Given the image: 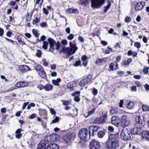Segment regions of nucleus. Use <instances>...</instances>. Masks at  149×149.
Segmentation results:
<instances>
[{"mask_svg": "<svg viewBox=\"0 0 149 149\" xmlns=\"http://www.w3.org/2000/svg\"><path fill=\"white\" fill-rule=\"evenodd\" d=\"M46 149H58V147L56 144L51 143L47 146Z\"/></svg>", "mask_w": 149, "mask_h": 149, "instance_id": "obj_21", "label": "nucleus"}, {"mask_svg": "<svg viewBox=\"0 0 149 149\" xmlns=\"http://www.w3.org/2000/svg\"><path fill=\"white\" fill-rule=\"evenodd\" d=\"M16 86L18 88L23 87L27 85V83L25 82H19L15 84Z\"/></svg>", "mask_w": 149, "mask_h": 149, "instance_id": "obj_20", "label": "nucleus"}, {"mask_svg": "<svg viewBox=\"0 0 149 149\" xmlns=\"http://www.w3.org/2000/svg\"><path fill=\"white\" fill-rule=\"evenodd\" d=\"M61 43L64 45H67L68 44V41L66 40H63L61 41Z\"/></svg>", "mask_w": 149, "mask_h": 149, "instance_id": "obj_59", "label": "nucleus"}, {"mask_svg": "<svg viewBox=\"0 0 149 149\" xmlns=\"http://www.w3.org/2000/svg\"><path fill=\"white\" fill-rule=\"evenodd\" d=\"M89 0H80V3L86 6L88 3Z\"/></svg>", "mask_w": 149, "mask_h": 149, "instance_id": "obj_41", "label": "nucleus"}, {"mask_svg": "<svg viewBox=\"0 0 149 149\" xmlns=\"http://www.w3.org/2000/svg\"><path fill=\"white\" fill-rule=\"evenodd\" d=\"M132 59L131 58H128L127 61L124 62L123 65L125 66H126L127 65H129L132 61Z\"/></svg>", "mask_w": 149, "mask_h": 149, "instance_id": "obj_40", "label": "nucleus"}, {"mask_svg": "<svg viewBox=\"0 0 149 149\" xmlns=\"http://www.w3.org/2000/svg\"><path fill=\"white\" fill-rule=\"evenodd\" d=\"M99 129L100 127L97 125L90 126L89 127L90 135H91L92 134V136H94Z\"/></svg>", "mask_w": 149, "mask_h": 149, "instance_id": "obj_11", "label": "nucleus"}, {"mask_svg": "<svg viewBox=\"0 0 149 149\" xmlns=\"http://www.w3.org/2000/svg\"><path fill=\"white\" fill-rule=\"evenodd\" d=\"M76 83L74 82H72L68 83L67 84V87L70 90H73L74 86Z\"/></svg>", "mask_w": 149, "mask_h": 149, "instance_id": "obj_26", "label": "nucleus"}, {"mask_svg": "<svg viewBox=\"0 0 149 149\" xmlns=\"http://www.w3.org/2000/svg\"><path fill=\"white\" fill-rule=\"evenodd\" d=\"M53 86L52 85L48 84H46L44 86L43 89L47 91L52 90V89Z\"/></svg>", "mask_w": 149, "mask_h": 149, "instance_id": "obj_25", "label": "nucleus"}, {"mask_svg": "<svg viewBox=\"0 0 149 149\" xmlns=\"http://www.w3.org/2000/svg\"><path fill=\"white\" fill-rule=\"evenodd\" d=\"M105 0H91V6L93 8L100 7L105 3Z\"/></svg>", "mask_w": 149, "mask_h": 149, "instance_id": "obj_6", "label": "nucleus"}, {"mask_svg": "<svg viewBox=\"0 0 149 149\" xmlns=\"http://www.w3.org/2000/svg\"><path fill=\"white\" fill-rule=\"evenodd\" d=\"M134 106V104L133 102H131L128 103L127 104V107L129 109H133Z\"/></svg>", "mask_w": 149, "mask_h": 149, "instance_id": "obj_31", "label": "nucleus"}, {"mask_svg": "<svg viewBox=\"0 0 149 149\" xmlns=\"http://www.w3.org/2000/svg\"><path fill=\"white\" fill-rule=\"evenodd\" d=\"M81 63V61L80 60L77 61L74 64V65L75 66H78Z\"/></svg>", "mask_w": 149, "mask_h": 149, "instance_id": "obj_58", "label": "nucleus"}, {"mask_svg": "<svg viewBox=\"0 0 149 149\" xmlns=\"http://www.w3.org/2000/svg\"><path fill=\"white\" fill-rule=\"evenodd\" d=\"M145 88L146 91H149V85L148 84H146L145 85Z\"/></svg>", "mask_w": 149, "mask_h": 149, "instance_id": "obj_64", "label": "nucleus"}, {"mask_svg": "<svg viewBox=\"0 0 149 149\" xmlns=\"http://www.w3.org/2000/svg\"><path fill=\"white\" fill-rule=\"evenodd\" d=\"M59 120V118L58 117H56L53 120L52 123H55L57 122Z\"/></svg>", "mask_w": 149, "mask_h": 149, "instance_id": "obj_55", "label": "nucleus"}, {"mask_svg": "<svg viewBox=\"0 0 149 149\" xmlns=\"http://www.w3.org/2000/svg\"><path fill=\"white\" fill-rule=\"evenodd\" d=\"M74 37V35L72 34H71L67 37V39L70 40H72Z\"/></svg>", "mask_w": 149, "mask_h": 149, "instance_id": "obj_48", "label": "nucleus"}, {"mask_svg": "<svg viewBox=\"0 0 149 149\" xmlns=\"http://www.w3.org/2000/svg\"><path fill=\"white\" fill-rule=\"evenodd\" d=\"M61 81V79L60 78H57L56 79L53 80H52V83L54 85L56 86H58L59 85V83Z\"/></svg>", "mask_w": 149, "mask_h": 149, "instance_id": "obj_30", "label": "nucleus"}, {"mask_svg": "<svg viewBox=\"0 0 149 149\" xmlns=\"http://www.w3.org/2000/svg\"><path fill=\"white\" fill-rule=\"evenodd\" d=\"M119 142L117 140L107 141L106 143V148L108 149H116L119 146Z\"/></svg>", "mask_w": 149, "mask_h": 149, "instance_id": "obj_5", "label": "nucleus"}, {"mask_svg": "<svg viewBox=\"0 0 149 149\" xmlns=\"http://www.w3.org/2000/svg\"><path fill=\"white\" fill-rule=\"evenodd\" d=\"M90 146V149H100V145L99 142L93 140L91 142Z\"/></svg>", "mask_w": 149, "mask_h": 149, "instance_id": "obj_12", "label": "nucleus"}, {"mask_svg": "<svg viewBox=\"0 0 149 149\" xmlns=\"http://www.w3.org/2000/svg\"><path fill=\"white\" fill-rule=\"evenodd\" d=\"M131 134H132V139L133 138V136L134 134H142V130L141 127H135L134 128L132 129H130Z\"/></svg>", "mask_w": 149, "mask_h": 149, "instance_id": "obj_9", "label": "nucleus"}, {"mask_svg": "<svg viewBox=\"0 0 149 149\" xmlns=\"http://www.w3.org/2000/svg\"><path fill=\"white\" fill-rule=\"evenodd\" d=\"M47 40L49 43V51L52 52V51L54 49V46H55L56 42L52 38H49Z\"/></svg>", "mask_w": 149, "mask_h": 149, "instance_id": "obj_14", "label": "nucleus"}, {"mask_svg": "<svg viewBox=\"0 0 149 149\" xmlns=\"http://www.w3.org/2000/svg\"><path fill=\"white\" fill-rule=\"evenodd\" d=\"M42 52L40 50L38 49L37 50L36 55V56L40 58L42 56Z\"/></svg>", "mask_w": 149, "mask_h": 149, "instance_id": "obj_37", "label": "nucleus"}, {"mask_svg": "<svg viewBox=\"0 0 149 149\" xmlns=\"http://www.w3.org/2000/svg\"><path fill=\"white\" fill-rule=\"evenodd\" d=\"M92 78V75H89L86 78L81 81L79 83V86L82 87L85 86L91 81Z\"/></svg>", "mask_w": 149, "mask_h": 149, "instance_id": "obj_8", "label": "nucleus"}, {"mask_svg": "<svg viewBox=\"0 0 149 149\" xmlns=\"http://www.w3.org/2000/svg\"><path fill=\"white\" fill-rule=\"evenodd\" d=\"M145 4V2H141L137 3L135 6V8L136 10H141Z\"/></svg>", "mask_w": 149, "mask_h": 149, "instance_id": "obj_16", "label": "nucleus"}, {"mask_svg": "<svg viewBox=\"0 0 149 149\" xmlns=\"http://www.w3.org/2000/svg\"><path fill=\"white\" fill-rule=\"evenodd\" d=\"M32 32L33 34L36 37H37L38 36V33L35 29H33L32 30Z\"/></svg>", "mask_w": 149, "mask_h": 149, "instance_id": "obj_44", "label": "nucleus"}, {"mask_svg": "<svg viewBox=\"0 0 149 149\" xmlns=\"http://www.w3.org/2000/svg\"><path fill=\"white\" fill-rule=\"evenodd\" d=\"M91 136L88 130L86 128H82L79 132V138L85 141L89 139Z\"/></svg>", "mask_w": 149, "mask_h": 149, "instance_id": "obj_3", "label": "nucleus"}, {"mask_svg": "<svg viewBox=\"0 0 149 149\" xmlns=\"http://www.w3.org/2000/svg\"><path fill=\"white\" fill-rule=\"evenodd\" d=\"M76 135L74 133H68L64 136V139L65 142L69 143L70 142L72 139L75 137Z\"/></svg>", "mask_w": 149, "mask_h": 149, "instance_id": "obj_10", "label": "nucleus"}, {"mask_svg": "<svg viewBox=\"0 0 149 149\" xmlns=\"http://www.w3.org/2000/svg\"><path fill=\"white\" fill-rule=\"evenodd\" d=\"M36 70L38 72V73H39L40 71H42L43 70V68L40 65H38L36 68Z\"/></svg>", "mask_w": 149, "mask_h": 149, "instance_id": "obj_38", "label": "nucleus"}, {"mask_svg": "<svg viewBox=\"0 0 149 149\" xmlns=\"http://www.w3.org/2000/svg\"><path fill=\"white\" fill-rule=\"evenodd\" d=\"M69 45L70 48L64 47L62 49V52L68 56L74 54L78 49V47L77 46L76 40L70 42Z\"/></svg>", "mask_w": 149, "mask_h": 149, "instance_id": "obj_1", "label": "nucleus"}, {"mask_svg": "<svg viewBox=\"0 0 149 149\" xmlns=\"http://www.w3.org/2000/svg\"><path fill=\"white\" fill-rule=\"evenodd\" d=\"M71 102V100H67V101H64L63 102V104L65 106H67L69 105L70 104Z\"/></svg>", "mask_w": 149, "mask_h": 149, "instance_id": "obj_49", "label": "nucleus"}, {"mask_svg": "<svg viewBox=\"0 0 149 149\" xmlns=\"http://www.w3.org/2000/svg\"><path fill=\"white\" fill-rule=\"evenodd\" d=\"M77 11L78 10L77 9H73L72 8H70L68 9L67 10V12L70 13H75L77 12Z\"/></svg>", "mask_w": 149, "mask_h": 149, "instance_id": "obj_35", "label": "nucleus"}, {"mask_svg": "<svg viewBox=\"0 0 149 149\" xmlns=\"http://www.w3.org/2000/svg\"><path fill=\"white\" fill-rule=\"evenodd\" d=\"M107 117V115L105 114L99 118H97L95 121V122L97 124H100L105 122Z\"/></svg>", "mask_w": 149, "mask_h": 149, "instance_id": "obj_15", "label": "nucleus"}, {"mask_svg": "<svg viewBox=\"0 0 149 149\" xmlns=\"http://www.w3.org/2000/svg\"><path fill=\"white\" fill-rule=\"evenodd\" d=\"M40 19L38 18L37 17H35V19L32 20V24L33 25H35L38 23L40 21Z\"/></svg>", "mask_w": 149, "mask_h": 149, "instance_id": "obj_36", "label": "nucleus"}, {"mask_svg": "<svg viewBox=\"0 0 149 149\" xmlns=\"http://www.w3.org/2000/svg\"><path fill=\"white\" fill-rule=\"evenodd\" d=\"M131 20V19L130 17H127L125 19V22L127 23L130 22Z\"/></svg>", "mask_w": 149, "mask_h": 149, "instance_id": "obj_57", "label": "nucleus"}, {"mask_svg": "<svg viewBox=\"0 0 149 149\" xmlns=\"http://www.w3.org/2000/svg\"><path fill=\"white\" fill-rule=\"evenodd\" d=\"M95 111V109L94 108L93 109L89 111L88 113V115L86 117H88L91 115L93 114L94 113Z\"/></svg>", "mask_w": 149, "mask_h": 149, "instance_id": "obj_45", "label": "nucleus"}, {"mask_svg": "<svg viewBox=\"0 0 149 149\" xmlns=\"http://www.w3.org/2000/svg\"><path fill=\"white\" fill-rule=\"evenodd\" d=\"M105 134V132L103 131H99L98 132L97 135L98 137L102 138Z\"/></svg>", "mask_w": 149, "mask_h": 149, "instance_id": "obj_32", "label": "nucleus"}, {"mask_svg": "<svg viewBox=\"0 0 149 149\" xmlns=\"http://www.w3.org/2000/svg\"><path fill=\"white\" fill-rule=\"evenodd\" d=\"M121 56H118L116 59V62H120L121 59Z\"/></svg>", "mask_w": 149, "mask_h": 149, "instance_id": "obj_62", "label": "nucleus"}, {"mask_svg": "<svg viewBox=\"0 0 149 149\" xmlns=\"http://www.w3.org/2000/svg\"><path fill=\"white\" fill-rule=\"evenodd\" d=\"M46 145L44 143H40L38 145L37 149H45Z\"/></svg>", "mask_w": 149, "mask_h": 149, "instance_id": "obj_33", "label": "nucleus"}, {"mask_svg": "<svg viewBox=\"0 0 149 149\" xmlns=\"http://www.w3.org/2000/svg\"><path fill=\"white\" fill-rule=\"evenodd\" d=\"M74 100L75 102H78L80 101V99L79 96L76 95L74 97Z\"/></svg>", "mask_w": 149, "mask_h": 149, "instance_id": "obj_54", "label": "nucleus"}, {"mask_svg": "<svg viewBox=\"0 0 149 149\" xmlns=\"http://www.w3.org/2000/svg\"><path fill=\"white\" fill-rule=\"evenodd\" d=\"M118 108L114 107H112L110 111V113L112 114H116L118 113Z\"/></svg>", "mask_w": 149, "mask_h": 149, "instance_id": "obj_27", "label": "nucleus"}, {"mask_svg": "<svg viewBox=\"0 0 149 149\" xmlns=\"http://www.w3.org/2000/svg\"><path fill=\"white\" fill-rule=\"evenodd\" d=\"M19 68L20 71L22 72H26L31 70L29 66L25 65L20 66L19 67Z\"/></svg>", "mask_w": 149, "mask_h": 149, "instance_id": "obj_17", "label": "nucleus"}, {"mask_svg": "<svg viewBox=\"0 0 149 149\" xmlns=\"http://www.w3.org/2000/svg\"><path fill=\"white\" fill-rule=\"evenodd\" d=\"M40 25L42 28L47 27V23L44 22H42L40 24Z\"/></svg>", "mask_w": 149, "mask_h": 149, "instance_id": "obj_43", "label": "nucleus"}, {"mask_svg": "<svg viewBox=\"0 0 149 149\" xmlns=\"http://www.w3.org/2000/svg\"><path fill=\"white\" fill-rule=\"evenodd\" d=\"M55 46H56L55 49L57 50H58L60 47V44L59 41H58L57 42H56Z\"/></svg>", "mask_w": 149, "mask_h": 149, "instance_id": "obj_52", "label": "nucleus"}, {"mask_svg": "<svg viewBox=\"0 0 149 149\" xmlns=\"http://www.w3.org/2000/svg\"><path fill=\"white\" fill-rule=\"evenodd\" d=\"M48 45V43L46 41L43 42V45L42 46V48L45 49H47V46Z\"/></svg>", "mask_w": 149, "mask_h": 149, "instance_id": "obj_39", "label": "nucleus"}, {"mask_svg": "<svg viewBox=\"0 0 149 149\" xmlns=\"http://www.w3.org/2000/svg\"><path fill=\"white\" fill-rule=\"evenodd\" d=\"M117 66L118 64L117 63H116V65H115L114 63H111L109 65V68L112 71L113 70H116L118 68Z\"/></svg>", "mask_w": 149, "mask_h": 149, "instance_id": "obj_24", "label": "nucleus"}, {"mask_svg": "<svg viewBox=\"0 0 149 149\" xmlns=\"http://www.w3.org/2000/svg\"><path fill=\"white\" fill-rule=\"evenodd\" d=\"M107 3V5L104 7L105 9L104 10V11L105 13H106L108 10L111 6V2L110 1H108Z\"/></svg>", "mask_w": 149, "mask_h": 149, "instance_id": "obj_28", "label": "nucleus"}, {"mask_svg": "<svg viewBox=\"0 0 149 149\" xmlns=\"http://www.w3.org/2000/svg\"><path fill=\"white\" fill-rule=\"evenodd\" d=\"M111 123L117 127L120 126V118L116 116H113L111 118Z\"/></svg>", "mask_w": 149, "mask_h": 149, "instance_id": "obj_13", "label": "nucleus"}, {"mask_svg": "<svg viewBox=\"0 0 149 149\" xmlns=\"http://www.w3.org/2000/svg\"><path fill=\"white\" fill-rule=\"evenodd\" d=\"M38 74L40 76L43 78H45L46 77V74L43 69V71L39 72Z\"/></svg>", "mask_w": 149, "mask_h": 149, "instance_id": "obj_34", "label": "nucleus"}, {"mask_svg": "<svg viewBox=\"0 0 149 149\" xmlns=\"http://www.w3.org/2000/svg\"><path fill=\"white\" fill-rule=\"evenodd\" d=\"M149 69V67H148L144 68L143 70V72L145 74H147L148 73Z\"/></svg>", "mask_w": 149, "mask_h": 149, "instance_id": "obj_50", "label": "nucleus"}, {"mask_svg": "<svg viewBox=\"0 0 149 149\" xmlns=\"http://www.w3.org/2000/svg\"><path fill=\"white\" fill-rule=\"evenodd\" d=\"M42 11H43V13H44L46 15H47L49 13L48 10L45 8H43L42 9Z\"/></svg>", "mask_w": 149, "mask_h": 149, "instance_id": "obj_56", "label": "nucleus"}, {"mask_svg": "<svg viewBox=\"0 0 149 149\" xmlns=\"http://www.w3.org/2000/svg\"><path fill=\"white\" fill-rule=\"evenodd\" d=\"M93 103L95 104H97L99 102V101H100V99H97L95 98L94 96L93 99Z\"/></svg>", "mask_w": 149, "mask_h": 149, "instance_id": "obj_42", "label": "nucleus"}, {"mask_svg": "<svg viewBox=\"0 0 149 149\" xmlns=\"http://www.w3.org/2000/svg\"><path fill=\"white\" fill-rule=\"evenodd\" d=\"M15 135L17 139L20 138L22 136V134L21 133L20 134H16Z\"/></svg>", "mask_w": 149, "mask_h": 149, "instance_id": "obj_63", "label": "nucleus"}, {"mask_svg": "<svg viewBox=\"0 0 149 149\" xmlns=\"http://www.w3.org/2000/svg\"><path fill=\"white\" fill-rule=\"evenodd\" d=\"M4 34V31L3 29L0 27V36L2 37Z\"/></svg>", "mask_w": 149, "mask_h": 149, "instance_id": "obj_60", "label": "nucleus"}, {"mask_svg": "<svg viewBox=\"0 0 149 149\" xmlns=\"http://www.w3.org/2000/svg\"><path fill=\"white\" fill-rule=\"evenodd\" d=\"M107 61V58H97L96 61V63L99 65H102L105 63Z\"/></svg>", "mask_w": 149, "mask_h": 149, "instance_id": "obj_18", "label": "nucleus"}, {"mask_svg": "<svg viewBox=\"0 0 149 149\" xmlns=\"http://www.w3.org/2000/svg\"><path fill=\"white\" fill-rule=\"evenodd\" d=\"M51 141L54 142L57 141L58 140V136L55 134H53L50 136Z\"/></svg>", "mask_w": 149, "mask_h": 149, "instance_id": "obj_23", "label": "nucleus"}, {"mask_svg": "<svg viewBox=\"0 0 149 149\" xmlns=\"http://www.w3.org/2000/svg\"><path fill=\"white\" fill-rule=\"evenodd\" d=\"M118 136V134H111L109 136V139L111 141H113L114 139H115L116 138H117Z\"/></svg>", "mask_w": 149, "mask_h": 149, "instance_id": "obj_29", "label": "nucleus"}, {"mask_svg": "<svg viewBox=\"0 0 149 149\" xmlns=\"http://www.w3.org/2000/svg\"><path fill=\"white\" fill-rule=\"evenodd\" d=\"M131 89L132 91L135 92L137 91L136 87L135 86H132Z\"/></svg>", "mask_w": 149, "mask_h": 149, "instance_id": "obj_61", "label": "nucleus"}, {"mask_svg": "<svg viewBox=\"0 0 149 149\" xmlns=\"http://www.w3.org/2000/svg\"><path fill=\"white\" fill-rule=\"evenodd\" d=\"M130 121L128 117L126 115H123L122 116L121 125L123 127H126L129 125Z\"/></svg>", "mask_w": 149, "mask_h": 149, "instance_id": "obj_7", "label": "nucleus"}, {"mask_svg": "<svg viewBox=\"0 0 149 149\" xmlns=\"http://www.w3.org/2000/svg\"><path fill=\"white\" fill-rule=\"evenodd\" d=\"M130 132V128L123 129L120 133L121 138L125 141L131 139L132 137Z\"/></svg>", "mask_w": 149, "mask_h": 149, "instance_id": "obj_2", "label": "nucleus"}, {"mask_svg": "<svg viewBox=\"0 0 149 149\" xmlns=\"http://www.w3.org/2000/svg\"><path fill=\"white\" fill-rule=\"evenodd\" d=\"M88 58V57L86 55L83 56L81 58L83 65L85 66H86L87 64Z\"/></svg>", "mask_w": 149, "mask_h": 149, "instance_id": "obj_22", "label": "nucleus"}, {"mask_svg": "<svg viewBox=\"0 0 149 149\" xmlns=\"http://www.w3.org/2000/svg\"><path fill=\"white\" fill-rule=\"evenodd\" d=\"M134 46L137 48H139L141 46V45L139 42H135L134 44Z\"/></svg>", "mask_w": 149, "mask_h": 149, "instance_id": "obj_51", "label": "nucleus"}, {"mask_svg": "<svg viewBox=\"0 0 149 149\" xmlns=\"http://www.w3.org/2000/svg\"><path fill=\"white\" fill-rule=\"evenodd\" d=\"M142 109L143 111H149V107L145 105H143Z\"/></svg>", "mask_w": 149, "mask_h": 149, "instance_id": "obj_46", "label": "nucleus"}, {"mask_svg": "<svg viewBox=\"0 0 149 149\" xmlns=\"http://www.w3.org/2000/svg\"><path fill=\"white\" fill-rule=\"evenodd\" d=\"M145 118L142 116H136L135 118V122L134 123L135 127H141L145 126Z\"/></svg>", "mask_w": 149, "mask_h": 149, "instance_id": "obj_4", "label": "nucleus"}, {"mask_svg": "<svg viewBox=\"0 0 149 149\" xmlns=\"http://www.w3.org/2000/svg\"><path fill=\"white\" fill-rule=\"evenodd\" d=\"M97 93H98L97 90L95 88H93V94L94 95H97Z\"/></svg>", "mask_w": 149, "mask_h": 149, "instance_id": "obj_53", "label": "nucleus"}, {"mask_svg": "<svg viewBox=\"0 0 149 149\" xmlns=\"http://www.w3.org/2000/svg\"><path fill=\"white\" fill-rule=\"evenodd\" d=\"M142 136L147 140L149 141V131H144L142 132Z\"/></svg>", "mask_w": 149, "mask_h": 149, "instance_id": "obj_19", "label": "nucleus"}, {"mask_svg": "<svg viewBox=\"0 0 149 149\" xmlns=\"http://www.w3.org/2000/svg\"><path fill=\"white\" fill-rule=\"evenodd\" d=\"M32 15H30L28 13L26 17V20L27 21H29L31 20Z\"/></svg>", "mask_w": 149, "mask_h": 149, "instance_id": "obj_47", "label": "nucleus"}]
</instances>
